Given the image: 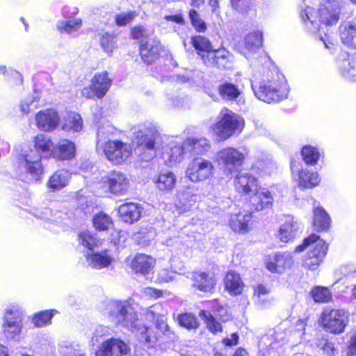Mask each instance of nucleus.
<instances>
[{
    "label": "nucleus",
    "instance_id": "50",
    "mask_svg": "<svg viewBox=\"0 0 356 356\" xmlns=\"http://www.w3.org/2000/svg\"><path fill=\"white\" fill-rule=\"evenodd\" d=\"M197 197L195 191L191 188L181 190L177 193V198L186 207H191L195 202Z\"/></svg>",
    "mask_w": 356,
    "mask_h": 356
},
{
    "label": "nucleus",
    "instance_id": "33",
    "mask_svg": "<svg viewBox=\"0 0 356 356\" xmlns=\"http://www.w3.org/2000/svg\"><path fill=\"white\" fill-rule=\"evenodd\" d=\"M75 156V145L68 140H60L57 146H54L53 158L58 160L72 159Z\"/></svg>",
    "mask_w": 356,
    "mask_h": 356
},
{
    "label": "nucleus",
    "instance_id": "12",
    "mask_svg": "<svg viewBox=\"0 0 356 356\" xmlns=\"http://www.w3.org/2000/svg\"><path fill=\"white\" fill-rule=\"evenodd\" d=\"M158 135V130L152 124L140 125L134 132V141L143 149L154 152L155 140Z\"/></svg>",
    "mask_w": 356,
    "mask_h": 356
},
{
    "label": "nucleus",
    "instance_id": "48",
    "mask_svg": "<svg viewBox=\"0 0 356 356\" xmlns=\"http://www.w3.org/2000/svg\"><path fill=\"white\" fill-rule=\"evenodd\" d=\"M301 153L304 161L312 165H316L320 157L318 149L310 145L304 146Z\"/></svg>",
    "mask_w": 356,
    "mask_h": 356
},
{
    "label": "nucleus",
    "instance_id": "56",
    "mask_svg": "<svg viewBox=\"0 0 356 356\" xmlns=\"http://www.w3.org/2000/svg\"><path fill=\"white\" fill-rule=\"evenodd\" d=\"M317 346L327 355H334L337 350L334 344L327 339H321L317 343Z\"/></svg>",
    "mask_w": 356,
    "mask_h": 356
},
{
    "label": "nucleus",
    "instance_id": "23",
    "mask_svg": "<svg viewBox=\"0 0 356 356\" xmlns=\"http://www.w3.org/2000/svg\"><path fill=\"white\" fill-rule=\"evenodd\" d=\"M142 207L134 202H127L118 208V213L122 221L133 224L138 221L141 216Z\"/></svg>",
    "mask_w": 356,
    "mask_h": 356
},
{
    "label": "nucleus",
    "instance_id": "11",
    "mask_svg": "<svg viewBox=\"0 0 356 356\" xmlns=\"http://www.w3.org/2000/svg\"><path fill=\"white\" fill-rule=\"evenodd\" d=\"M103 150L107 159L115 165L124 163L132 154L131 145L119 140L107 141Z\"/></svg>",
    "mask_w": 356,
    "mask_h": 356
},
{
    "label": "nucleus",
    "instance_id": "39",
    "mask_svg": "<svg viewBox=\"0 0 356 356\" xmlns=\"http://www.w3.org/2000/svg\"><path fill=\"white\" fill-rule=\"evenodd\" d=\"M40 94L38 90H33L31 94L22 100L20 108L24 113H29L42 106Z\"/></svg>",
    "mask_w": 356,
    "mask_h": 356
},
{
    "label": "nucleus",
    "instance_id": "17",
    "mask_svg": "<svg viewBox=\"0 0 356 356\" xmlns=\"http://www.w3.org/2000/svg\"><path fill=\"white\" fill-rule=\"evenodd\" d=\"M130 349L122 341L111 339L102 343L95 356H129Z\"/></svg>",
    "mask_w": 356,
    "mask_h": 356
},
{
    "label": "nucleus",
    "instance_id": "61",
    "mask_svg": "<svg viewBox=\"0 0 356 356\" xmlns=\"http://www.w3.org/2000/svg\"><path fill=\"white\" fill-rule=\"evenodd\" d=\"M82 95L86 98L101 99L106 95V90H81Z\"/></svg>",
    "mask_w": 356,
    "mask_h": 356
},
{
    "label": "nucleus",
    "instance_id": "7",
    "mask_svg": "<svg viewBox=\"0 0 356 356\" xmlns=\"http://www.w3.org/2000/svg\"><path fill=\"white\" fill-rule=\"evenodd\" d=\"M24 312L18 307H8L4 313L2 324L3 334L8 339H19L24 327Z\"/></svg>",
    "mask_w": 356,
    "mask_h": 356
},
{
    "label": "nucleus",
    "instance_id": "9",
    "mask_svg": "<svg viewBox=\"0 0 356 356\" xmlns=\"http://www.w3.org/2000/svg\"><path fill=\"white\" fill-rule=\"evenodd\" d=\"M215 159L225 173L232 174L243 165L245 154L235 147H226L217 152Z\"/></svg>",
    "mask_w": 356,
    "mask_h": 356
},
{
    "label": "nucleus",
    "instance_id": "29",
    "mask_svg": "<svg viewBox=\"0 0 356 356\" xmlns=\"http://www.w3.org/2000/svg\"><path fill=\"white\" fill-rule=\"evenodd\" d=\"M154 259L144 254H138L135 256L131 263V268L136 273L147 274L154 268Z\"/></svg>",
    "mask_w": 356,
    "mask_h": 356
},
{
    "label": "nucleus",
    "instance_id": "55",
    "mask_svg": "<svg viewBox=\"0 0 356 356\" xmlns=\"http://www.w3.org/2000/svg\"><path fill=\"white\" fill-rule=\"evenodd\" d=\"M249 86H250L252 89H254L250 80L245 77H240L239 80L236 81V84L226 83L221 85L219 89H239L240 88H245Z\"/></svg>",
    "mask_w": 356,
    "mask_h": 356
},
{
    "label": "nucleus",
    "instance_id": "45",
    "mask_svg": "<svg viewBox=\"0 0 356 356\" xmlns=\"http://www.w3.org/2000/svg\"><path fill=\"white\" fill-rule=\"evenodd\" d=\"M199 315L204 321L207 325V327L211 332L213 334H216L218 332H222V329L221 323L216 321V319L210 314V312L205 310H201Z\"/></svg>",
    "mask_w": 356,
    "mask_h": 356
},
{
    "label": "nucleus",
    "instance_id": "34",
    "mask_svg": "<svg viewBox=\"0 0 356 356\" xmlns=\"http://www.w3.org/2000/svg\"><path fill=\"white\" fill-rule=\"evenodd\" d=\"M260 101L270 104L278 102L288 97V90H253Z\"/></svg>",
    "mask_w": 356,
    "mask_h": 356
},
{
    "label": "nucleus",
    "instance_id": "35",
    "mask_svg": "<svg viewBox=\"0 0 356 356\" xmlns=\"http://www.w3.org/2000/svg\"><path fill=\"white\" fill-rule=\"evenodd\" d=\"M321 179L319 175L307 169L299 172L298 186L302 188H312L319 184Z\"/></svg>",
    "mask_w": 356,
    "mask_h": 356
},
{
    "label": "nucleus",
    "instance_id": "25",
    "mask_svg": "<svg viewBox=\"0 0 356 356\" xmlns=\"http://www.w3.org/2000/svg\"><path fill=\"white\" fill-rule=\"evenodd\" d=\"M251 219V214L247 211L232 214L229 219V226L235 232L246 233L250 229V222Z\"/></svg>",
    "mask_w": 356,
    "mask_h": 356
},
{
    "label": "nucleus",
    "instance_id": "64",
    "mask_svg": "<svg viewBox=\"0 0 356 356\" xmlns=\"http://www.w3.org/2000/svg\"><path fill=\"white\" fill-rule=\"evenodd\" d=\"M238 341V336L236 333L232 334L230 338H225L223 339V343L227 346H232L236 345Z\"/></svg>",
    "mask_w": 356,
    "mask_h": 356
},
{
    "label": "nucleus",
    "instance_id": "42",
    "mask_svg": "<svg viewBox=\"0 0 356 356\" xmlns=\"http://www.w3.org/2000/svg\"><path fill=\"white\" fill-rule=\"evenodd\" d=\"M62 128L67 131L77 132L81 131L83 128V122L80 115L76 113H69Z\"/></svg>",
    "mask_w": 356,
    "mask_h": 356
},
{
    "label": "nucleus",
    "instance_id": "13",
    "mask_svg": "<svg viewBox=\"0 0 356 356\" xmlns=\"http://www.w3.org/2000/svg\"><path fill=\"white\" fill-rule=\"evenodd\" d=\"M110 193L115 195H125L130 187V181L127 175L119 171H113L105 177Z\"/></svg>",
    "mask_w": 356,
    "mask_h": 356
},
{
    "label": "nucleus",
    "instance_id": "57",
    "mask_svg": "<svg viewBox=\"0 0 356 356\" xmlns=\"http://www.w3.org/2000/svg\"><path fill=\"white\" fill-rule=\"evenodd\" d=\"M135 17L134 13H121L115 17V22L118 26H124L131 22Z\"/></svg>",
    "mask_w": 356,
    "mask_h": 356
},
{
    "label": "nucleus",
    "instance_id": "4",
    "mask_svg": "<svg viewBox=\"0 0 356 356\" xmlns=\"http://www.w3.org/2000/svg\"><path fill=\"white\" fill-rule=\"evenodd\" d=\"M245 126L243 118L232 111L223 108L217 122L212 124L211 129L219 141L227 140L235 135H239Z\"/></svg>",
    "mask_w": 356,
    "mask_h": 356
},
{
    "label": "nucleus",
    "instance_id": "15",
    "mask_svg": "<svg viewBox=\"0 0 356 356\" xmlns=\"http://www.w3.org/2000/svg\"><path fill=\"white\" fill-rule=\"evenodd\" d=\"M191 280L193 287L204 293H212L217 284V278L213 273L201 270L193 272Z\"/></svg>",
    "mask_w": 356,
    "mask_h": 356
},
{
    "label": "nucleus",
    "instance_id": "19",
    "mask_svg": "<svg viewBox=\"0 0 356 356\" xmlns=\"http://www.w3.org/2000/svg\"><path fill=\"white\" fill-rule=\"evenodd\" d=\"M36 125L39 129L44 131L54 130L59 122L57 112L52 109L41 111L35 116Z\"/></svg>",
    "mask_w": 356,
    "mask_h": 356
},
{
    "label": "nucleus",
    "instance_id": "59",
    "mask_svg": "<svg viewBox=\"0 0 356 356\" xmlns=\"http://www.w3.org/2000/svg\"><path fill=\"white\" fill-rule=\"evenodd\" d=\"M269 293V289L264 285H258L254 289V295L257 296L259 301L263 305L265 302L264 296Z\"/></svg>",
    "mask_w": 356,
    "mask_h": 356
},
{
    "label": "nucleus",
    "instance_id": "58",
    "mask_svg": "<svg viewBox=\"0 0 356 356\" xmlns=\"http://www.w3.org/2000/svg\"><path fill=\"white\" fill-rule=\"evenodd\" d=\"M159 279L165 282H168L175 279L176 273L168 269H162L159 273Z\"/></svg>",
    "mask_w": 356,
    "mask_h": 356
},
{
    "label": "nucleus",
    "instance_id": "30",
    "mask_svg": "<svg viewBox=\"0 0 356 356\" xmlns=\"http://www.w3.org/2000/svg\"><path fill=\"white\" fill-rule=\"evenodd\" d=\"M203 73L197 70H186L184 74H177L168 79V81L179 83H188L189 86H198L202 83Z\"/></svg>",
    "mask_w": 356,
    "mask_h": 356
},
{
    "label": "nucleus",
    "instance_id": "6",
    "mask_svg": "<svg viewBox=\"0 0 356 356\" xmlns=\"http://www.w3.org/2000/svg\"><path fill=\"white\" fill-rule=\"evenodd\" d=\"M151 31L143 26H136L131 30L134 39L139 40L140 43V51L142 60L147 64L152 63L162 49L160 42L149 37Z\"/></svg>",
    "mask_w": 356,
    "mask_h": 356
},
{
    "label": "nucleus",
    "instance_id": "20",
    "mask_svg": "<svg viewBox=\"0 0 356 356\" xmlns=\"http://www.w3.org/2000/svg\"><path fill=\"white\" fill-rule=\"evenodd\" d=\"M161 158L165 165L173 166L184 159V148L177 142H172L163 147Z\"/></svg>",
    "mask_w": 356,
    "mask_h": 356
},
{
    "label": "nucleus",
    "instance_id": "3",
    "mask_svg": "<svg viewBox=\"0 0 356 356\" xmlns=\"http://www.w3.org/2000/svg\"><path fill=\"white\" fill-rule=\"evenodd\" d=\"M191 44L206 65L219 69L231 67L232 56L225 48L214 49L210 40L202 35L192 37Z\"/></svg>",
    "mask_w": 356,
    "mask_h": 356
},
{
    "label": "nucleus",
    "instance_id": "52",
    "mask_svg": "<svg viewBox=\"0 0 356 356\" xmlns=\"http://www.w3.org/2000/svg\"><path fill=\"white\" fill-rule=\"evenodd\" d=\"M180 325L188 330L196 329L199 326L197 318L191 314H184L178 316Z\"/></svg>",
    "mask_w": 356,
    "mask_h": 356
},
{
    "label": "nucleus",
    "instance_id": "24",
    "mask_svg": "<svg viewBox=\"0 0 356 356\" xmlns=\"http://www.w3.org/2000/svg\"><path fill=\"white\" fill-rule=\"evenodd\" d=\"M86 259L88 264L97 270L108 267L113 261V258L106 250L97 252H88L86 255Z\"/></svg>",
    "mask_w": 356,
    "mask_h": 356
},
{
    "label": "nucleus",
    "instance_id": "41",
    "mask_svg": "<svg viewBox=\"0 0 356 356\" xmlns=\"http://www.w3.org/2000/svg\"><path fill=\"white\" fill-rule=\"evenodd\" d=\"M112 78L107 72L96 73L91 80L90 89H109L112 85Z\"/></svg>",
    "mask_w": 356,
    "mask_h": 356
},
{
    "label": "nucleus",
    "instance_id": "16",
    "mask_svg": "<svg viewBox=\"0 0 356 356\" xmlns=\"http://www.w3.org/2000/svg\"><path fill=\"white\" fill-rule=\"evenodd\" d=\"M292 265V255L288 252L269 255L266 259V267L272 273H282L289 269Z\"/></svg>",
    "mask_w": 356,
    "mask_h": 356
},
{
    "label": "nucleus",
    "instance_id": "38",
    "mask_svg": "<svg viewBox=\"0 0 356 356\" xmlns=\"http://www.w3.org/2000/svg\"><path fill=\"white\" fill-rule=\"evenodd\" d=\"M313 224L317 231H326L330 225V218L326 211L321 207L314 209Z\"/></svg>",
    "mask_w": 356,
    "mask_h": 356
},
{
    "label": "nucleus",
    "instance_id": "32",
    "mask_svg": "<svg viewBox=\"0 0 356 356\" xmlns=\"http://www.w3.org/2000/svg\"><path fill=\"white\" fill-rule=\"evenodd\" d=\"M224 284L225 290L231 295H238L243 289V282L240 275L235 271H229L225 278Z\"/></svg>",
    "mask_w": 356,
    "mask_h": 356
},
{
    "label": "nucleus",
    "instance_id": "28",
    "mask_svg": "<svg viewBox=\"0 0 356 356\" xmlns=\"http://www.w3.org/2000/svg\"><path fill=\"white\" fill-rule=\"evenodd\" d=\"M341 74L346 79L356 80V54L343 56L338 61Z\"/></svg>",
    "mask_w": 356,
    "mask_h": 356
},
{
    "label": "nucleus",
    "instance_id": "2",
    "mask_svg": "<svg viewBox=\"0 0 356 356\" xmlns=\"http://www.w3.org/2000/svg\"><path fill=\"white\" fill-rule=\"evenodd\" d=\"M35 149L22 155L19 159V176L21 179L38 181L42 174L41 158L53 157L54 145L44 134H38L34 140Z\"/></svg>",
    "mask_w": 356,
    "mask_h": 356
},
{
    "label": "nucleus",
    "instance_id": "40",
    "mask_svg": "<svg viewBox=\"0 0 356 356\" xmlns=\"http://www.w3.org/2000/svg\"><path fill=\"white\" fill-rule=\"evenodd\" d=\"M97 37L102 49L108 56H111L113 51L118 47L115 36L113 34L104 32L99 33Z\"/></svg>",
    "mask_w": 356,
    "mask_h": 356
},
{
    "label": "nucleus",
    "instance_id": "49",
    "mask_svg": "<svg viewBox=\"0 0 356 356\" xmlns=\"http://www.w3.org/2000/svg\"><path fill=\"white\" fill-rule=\"evenodd\" d=\"M239 94L238 90H209L208 92V95L216 102H220L222 99L232 100L236 99Z\"/></svg>",
    "mask_w": 356,
    "mask_h": 356
},
{
    "label": "nucleus",
    "instance_id": "60",
    "mask_svg": "<svg viewBox=\"0 0 356 356\" xmlns=\"http://www.w3.org/2000/svg\"><path fill=\"white\" fill-rule=\"evenodd\" d=\"M348 355H356V328L353 331L348 346Z\"/></svg>",
    "mask_w": 356,
    "mask_h": 356
},
{
    "label": "nucleus",
    "instance_id": "26",
    "mask_svg": "<svg viewBox=\"0 0 356 356\" xmlns=\"http://www.w3.org/2000/svg\"><path fill=\"white\" fill-rule=\"evenodd\" d=\"M166 311L162 308L161 305L156 304L147 309L146 317L149 320H155L156 328L164 333L167 332L169 328L166 322Z\"/></svg>",
    "mask_w": 356,
    "mask_h": 356
},
{
    "label": "nucleus",
    "instance_id": "21",
    "mask_svg": "<svg viewBox=\"0 0 356 356\" xmlns=\"http://www.w3.org/2000/svg\"><path fill=\"white\" fill-rule=\"evenodd\" d=\"M156 188L163 193H171L177 184L175 175L167 170H161L153 178Z\"/></svg>",
    "mask_w": 356,
    "mask_h": 356
},
{
    "label": "nucleus",
    "instance_id": "22",
    "mask_svg": "<svg viewBox=\"0 0 356 356\" xmlns=\"http://www.w3.org/2000/svg\"><path fill=\"white\" fill-rule=\"evenodd\" d=\"M273 200L271 191L259 188L250 198L252 209L259 211L271 207Z\"/></svg>",
    "mask_w": 356,
    "mask_h": 356
},
{
    "label": "nucleus",
    "instance_id": "36",
    "mask_svg": "<svg viewBox=\"0 0 356 356\" xmlns=\"http://www.w3.org/2000/svg\"><path fill=\"white\" fill-rule=\"evenodd\" d=\"M185 145L194 154H203L209 151L211 148L209 141L205 138H188L185 141Z\"/></svg>",
    "mask_w": 356,
    "mask_h": 356
},
{
    "label": "nucleus",
    "instance_id": "53",
    "mask_svg": "<svg viewBox=\"0 0 356 356\" xmlns=\"http://www.w3.org/2000/svg\"><path fill=\"white\" fill-rule=\"evenodd\" d=\"M189 17L193 26L199 32H204L207 26L205 22L200 18L199 13L193 9L189 10Z\"/></svg>",
    "mask_w": 356,
    "mask_h": 356
},
{
    "label": "nucleus",
    "instance_id": "31",
    "mask_svg": "<svg viewBox=\"0 0 356 356\" xmlns=\"http://www.w3.org/2000/svg\"><path fill=\"white\" fill-rule=\"evenodd\" d=\"M71 175L66 170H57L48 181L47 186L51 191H60L69 184Z\"/></svg>",
    "mask_w": 356,
    "mask_h": 356
},
{
    "label": "nucleus",
    "instance_id": "1",
    "mask_svg": "<svg viewBox=\"0 0 356 356\" xmlns=\"http://www.w3.org/2000/svg\"><path fill=\"white\" fill-rule=\"evenodd\" d=\"M104 312L116 325L135 332L139 340L147 346L155 342L156 337L150 333L147 327L140 324L134 309L127 301H110Z\"/></svg>",
    "mask_w": 356,
    "mask_h": 356
},
{
    "label": "nucleus",
    "instance_id": "10",
    "mask_svg": "<svg viewBox=\"0 0 356 356\" xmlns=\"http://www.w3.org/2000/svg\"><path fill=\"white\" fill-rule=\"evenodd\" d=\"M215 165L212 161L195 158L188 165L186 177L193 183H199L211 179L215 174Z\"/></svg>",
    "mask_w": 356,
    "mask_h": 356
},
{
    "label": "nucleus",
    "instance_id": "18",
    "mask_svg": "<svg viewBox=\"0 0 356 356\" xmlns=\"http://www.w3.org/2000/svg\"><path fill=\"white\" fill-rule=\"evenodd\" d=\"M234 186L236 191L242 195L253 194L259 188L257 179L248 172H241L236 176Z\"/></svg>",
    "mask_w": 356,
    "mask_h": 356
},
{
    "label": "nucleus",
    "instance_id": "43",
    "mask_svg": "<svg viewBox=\"0 0 356 356\" xmlns=\"http://www.w3.org/2000/svg\"><path fill=\"white\" fill-rule=\"evenodd\" d=\"M57 314L55 309L45 310L34 314L32 322L37 327L47 326L51 324V318Z\"/></svg>",
    "mask_w": 356,
    "mask_h": 356
},
{
    "label": "nucleus",
    "instance_id": "46",
    "mask_svg": "<svg viewBox=\"0 0 356 356\" xmlns=\"http://www.w3.org/2000/svg\"><path fill=\"white\" fill-rule=\"evenodd\" d=\"M314 300L316 302H328L332 300V293L327 287L316 286L310 292Z\"/></svg>",
    "mask_w": 356,
    "mask_h": 356
},
{
    "label": "nucleus",
    "instance_id": "62",
    "mask_svg": "<svg viewBox=\"0 0 356 356\" xmlns=\"http://www.w3.org/2000/svg\"><path fill=\"white\" fill-rule=\"evenodd\" d=\"M63 356H86V354L82 350L67 347L63 351Z\"/></svg>",
    "mask_w": 356,
    "mask_h": 356
},
{
    "label": "nucleus",
    "instance_id": "47",
    "mask_svg": "<svg viewBox=\"0 0 356 356\" xmlns=\"http://www.w3.org/2000/svg\"><path fill=\"white\" fill-rule=\"evenodd\" d=\"M245 47L250 51L259 49L262 44V33L254 31L249 33L245 38Z\"/></svg>",
    "mask_w": 356,
    "mask_h": 356
},
{
    "label": "nucleus",
    "instance_id": "63",
    "mask_svg": "<svg viewBox=\"0 0 356 356\" xmlns=\"http://www.w3.org/2000/svg\"><path fill=\"white\" fill-rule=\"evenodd\" d=\"M220 0H209L208 4L211 8V13L216 17H219L220 14V9L219 5Z\"/></svg>",
    "mask_w": 356,
    "mask_h": 356
},
{
    "label": "nucleus",
    "instance_id": "14",
    "mask_svg": "<svg viewBox=\"0 0 356 356\" xmlns=\"http://www.w3.org/2000/svg\"><path fill=\"white\" fill-rule=\"evenodd\" d=\"M78 11L76 8H74L71 13L67 7L63 9L62 14L64 19L58 20L56 24V29L60 33L72 34L80 30L83 25L82 19L70 16V15H76Z\"/></svg>",
    "mask_w": 356,
    "mask_h": 356
},
{
    "label": "nucleus",
    "instance_id": "44",
    "mask_svg": "<svg viewBox=\"0 0 356 356\" xmlns=\"http://www.w3.org/2000/svg\"><path fill=\"white\" fill-rule=\"evenodd\" d=\"M78 241L90 251H92L95 248L99 247L101 244V241L89 231L81 232L78 236Z\"/></svg>",
    "mask_w": 356,
    "mask_h": 356
},
{
    "label": "nucleus",
    "instance_id": "8",
    "mask_svg": "<svg viewBox=\"0 0 356 356\" xmlns=\"http://www.w3.org/2000/svg\"><path fill=\"white\" fill-rule=\"evenodd\" d=\"M350 314L344 309H325L321 314V322L327 332L342 334L349 323Z\"/></svg>",
    "mask_w": 356,
    "mask_h": 356
},
{
    "label": "nucleus",
    "instance_id": "27",
    "mask_svg": "<svg viewBox=\"0 0 356 356\" xmlns=\"http://www.w3.org/2000/svg\"><path fill=\"white\" fill-rule=\"evenodd\" d=\"M298 225L291 216H286L284 222L280 225L277 236L282 242L287 243L293 240L298 232Z\"/></svg>",
    "mask_w": 356,
    "mask_h": 356
},
{
    "label": "nucleus",
    "instance_id": "5",
    "mask_svg": "<svg viewBox=\"0 0 356 356\" xmlns=\"http://www.w3.org/2000/svg\"><path fill=\"white\" fill-rule=\"evenodd\" d=\"M307 248H309V249L303 260L302 266L314 270L324 260L327 254L328 245L318 235L311 234L304 239L302 244L296 248L295 252H303Z\"/></svg>",
    "mask_w": 356,
    "mask_h": 356
},
{
    "label": "nucleus",
    "instance_id": "37",
    "mask_svg": "<svg viewBox=\"0 0 356 356\" xmlns=\"http://www.w3.org/2000/svg\"><path fill=\"white\" fill-rule=\"evenodd\" d=\"M340 38L343 44L356 49V29L346 22L340 26Z\"/></svg>",
    "mask_w": 356,
    "mask_h": 356
},
{
    "label": "nucleus",
    "instance_id": "51",
    "mask_svg": "<svg viewBox=\"0 0 356 356\" xmlns=\"http://www.w3.org/2000/svg\"><path fill=\"white\" fill-rule=\"evenodd\" d=\"M93 225L96 229L104 231L112 225V219L107 214L100 212L93 217Z\"/></svg>",
    "mask_w": 356,
    "mask_h": 356
},
{
    "label": "nucleus",
    "instance_id": "54",
    "mask_svg": "<svg viewBox=\"0 0 356 356\" xmlns=\"http://www.w3.org/2000/svg\"><path fill=\"white\" fill-rule=\"evenodd\" d=\"M254 169L261 175H270L273 171V164L271 161L267 159L258 161L254 166Z\"/></svg>",
    "mask_w": 356,
    "mask_h": 356
}]
</instances>
